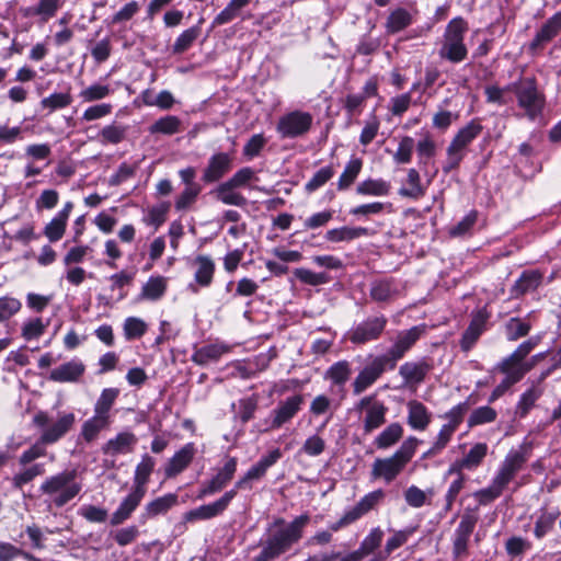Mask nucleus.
<instances>
[{
  "instance_id": "1",
  "label": "nucleus",
  "mask_w": 561,
  "mask_h": 561,
  "mask_svg": "<svg viewBox=\"0 0 561 561\" xmlns=\"http://www.w3.org/2000/svg\"><path fill=\"white\" fill-rule=\"evenodd\" d=\"M310 517L302 514L285 525L283 518L274 522L275 526L283 528L272 533L264 541L260 543L261 550L252 561H274L290 550L304 536V529L308 525Z\"/></svg>"
},
{
  "instance_id": "2",
  "label": "nucleus",
  "mask_w": 561,
  "mask_h": 561,
  "mask_svg": "<svg viewBox=\"0 0 561 561\" xmlns=\"http://www.w3.org/2000/svg\"><path fill=\"white\" fill-rule=\"evenodd\" d=\"M419 443L416 437L410 436L390 457L377 458L371 465V478L386 483L396 480L414 457Z\"/></svg>"
},
{
  "instance_id": "3",
  "label": "nucleus",
  "mask_w": 561,
  "mask_h": 561,
  "mask_svg": "<svg viewBox=\"0 0 561 561\" xmlns=\"http://www.w3.org/2000/svg\"><path fill=\"white\" fill-rule=\"evenodd\" d=\"M76 415L68 411H58L55 415L38 411L33 416V425L39 431V443L53 445L65 437L76 424Z\"/></svg>"
},
{
  "instance_id": "4",
  "label": "nucleus",
  "mask_w": 561,
  "mask_h": 561,
  "mask_svg": "<svg viewBox=\"0 0 561 561\" xmlns=\"http://www.w3.org/2000/svg\"><path fill=\"white\" fill-rule=\"evenodd\" d=\"M467 31L468 24L462 18L450 20L439 41L438 56L453 64L463 61L468 56V48L465 44Z\"/></svg>"
},
{
  "instance_id": "5",
  "label": "nucleus",
  "mask_w": 561,
  "mask_h": 561,
  "mask_svg": "<svg viewBox=\"0 0 561 561\" xmlns=\"http://www.w3.org/2000/svg\"><path fill=\"white\" fill-rule=\"evenodd\" d=\"M77 471L66 470L48 477L41 485L42 493L48 495L57 507H62L81 491L77 482Z\"/></svg>"
},
{
  "instance_id": "6",
  "label": "nucleus",
  "mask_w": 561,
  "mask_h": 561,
  "mask_svg": "<svg viewBox=\"0 0 561 561\" xmlns=\"http://www.w3.org/2000/svg\"><path fill=\"white\" fill-rule=\"evenodd\" d=\"M541 337L535 335L518 345V347L500 364L499 369L511 381L518 382L535 367L534 362H526L525 358L539 344Z\"/></svg>"
},
{
  "instance_id": "7",
  "label": "nucleus",
  "mask_w": 561,
  "mask_h": 561,
  "mask_svg": "<svg viewBox=\"0 0 561 561\" xmlns=\"http://www.w3.org/2000/svg\"><path fill=\"white\" fill-rule=\"evenodd\" d=\"M520 108L530 119H535L542 111L545 98L538 91L535 78H523L511 85Z\"/></svg>"
},
{
  "instance_id": "8",
  "label": "nucleus",
  "mask_w": 561,
  "mask_h": 561,
  "mask_svg": "<svg viewBox=\"0 0 561 561\" xmlns=\"http://www.w3.org/2000/svg\"><path fill=\"white\" fill-rule=\"evenodd\" d=\"M426 327L424 324L413 327L409 330L400 331L387 354L380 355L387 359L389 368L393 369L398 360L403 358L407 352L416 343L424 334Z\"/></svg>"
},
{
  "instance_id": "9",
  "label": "nucleus",
  "mask_w": 561,
  "mask_h": 561,
  "mask_svg": "<svg viewBox=\"0 0 561 561\" xmlns=\"http://www.w3.org/2000/svg\"><path fill=\"white\" fill-rule=\"evenodd\" d=\"M313 117L304 111H293L283 115L276 126L282 138H297L307 134L312 126Z\"/></svg>"
},
{
  "instance_id": "10",
  "label": "nucleus",
  "mask_w": 561,
  "mask_h": 561,
  "mask_svg": "<svg viewBox=\"0 0 561 561\" xmlns=\"http://www.w3.org/2000/svg\"><path fill=\"white\" fill-rule=\"evenodd\" d=\"M357 409L365 410L363 428L366 434H370L386 423L388 408L374 397L367 396L360 399Z\"/></svg>"
},
{
  "instance_id": "11",
  "label": "nucleus",
  "mask_w": 561,
  "mask_h": 561,
  "mask_svg": "<svg viewBox=\"0 0 561 561\" xmlns=\"http://www.w3.org/2000/svg\"><path fill=\"white\" fill-rule=\"evenodd\" d=\"M236 496V490H229L225 492V494L217 501L209 504L201 505L194 510L186 512L184 514V520L187 523H192L195 520H206L217 517L227 510V507Z\"/></svg>"
},
{
  "instance_id": "12",
  "label": "nucleus",
  "mask_w": 561,
  "mask_h": 561,
  "mask_svg": "<svg viewBox=\"0 0 561 561\" xmlns=\"http://www.w3.org/2000/svg\"><path fill=\"white\" fill-rule=\"evenodd\" d=\"M478 523V516L474 513L466 512L455 530L453 540V556L459 559L467 554L469 539Z\"/></svg>"
},
{
  "instance_id": "13",
  "label": "nucleus",
  "mask_w": 561,
  "mask_h": 561,
  "mask_svg": "<svg viewBox=\"0 0 561 561\" xmlns=\"http://www.w3.org/2000/svg\"><path fill=\"white\" fill-rule=\"evenodd\" d=\"M237 458L228 457L222 468L201 488L197 497L203 499L221 491L233 478L237 471Z\"/></svg>"
},
{
  "instance_id": "14",
  "label": "nucleus",
  "mask_w": 561,
  "mask_h": 561,
  "mask_svg": "<svg viewBox=\"0 0 561 561\" xmlns=\"http://www.w3.org/2000/svg\"><path fill=\"white\" fill-rule=\"evenodd\" d=\"M387 366V359L381 356H376L363 370L356 376L353 388L354 393L359 394L369 388L377 379L383 374Z\"/></svg>"
},
{
  "instance_id": "15",
  "label": "nucleus",
  "mask_w": 561,
  "mask_h": 561,
  "mask_svg": "<svg viewBox=\"0 0 561 561\" xmlns=\"http://www.w3.org/2000/svg\"><path fill=\"white\" fill-rule=\"evenodd\" d=\"M232 156L227 152H217L210 156L205 167L202 180L205 183H215L222 179L232 167Z\"/></svg>"
},
{
  "instance_id": "16",
  "label": "nucleus",
  "mask_w": 561,
  "mask_h": 561,
  "mask_svg": "<svg viewBox=\"0 0 561 561\" xmlns=\"http://www.w3.org/2000/svg\"><path fill=\"white\" fill-rule=\"evenodd\" d=\"M386 325L382 318H369L348 333V339L356 344H364L378 339Z\"/></svg>"
},
{
  "instance_id": "17",
  "label": "nucleus",
  "mask_w": 561,
  "mask_h": 561,
  "mask_svg": "<svg viewBox=\"0 0 561 561\" xmlns=\"http://www.w3.org/2000/svg\"><path fill=\"white\" fill-rule=\"evenodd\" d=\"M196 451L194 443H187L181 447L165 463L164 476L174 478L183 472L193 461Z\"/></svg>"
},
{
  "instance_id": "18",
  "label": "nucleus",
  "mask_w": 561,
  "mask_h": 561,
  "mask_svg": "<svg viewBox=\"0 0 561 561\" xmlns=\"http://www.w3.org/2000/svg\"><path fill=\"white\" fill-rule=\"evenodd\" d=\"M526 461L527 457L524 451L511 450L506 455L494 478H496L503 485L507 486L516 473L522 470Z\"/></svg>"
},
{
  "instance_id": "19",
  "label": "nucleus",
  "mask_w": 561,
  "mask_h": 561,
  "mask_svg": "<svg viewBox=\"0 0 561 561\" xmlns=\"http://www.w3.org/2000/svg\"><path fill=\"white\" fill-rule=\"evenodd\" d=\"M145 495V493L131 489V492L122 500L118 507L112 513L110 524L112 526H118L129 519Z\"/></svg>"
},
{
  "instance_id": "20",
  "label": "nucleus",
  "mask_w": 561,
  "mask_h": 561,
  "mask_svg": "<svg viewBox=\"0 0 561 561\" xmlns=\"http://www.w3.org/2000/svg\"><path fill=\"white\" fill-rule=\"evenodd\" d=\"M304 402L301 396L296 394L287 398L285 401L280 402L279 405L273 411V420L271 423L272 428H279L285 423L290 421L300 410V407Z\"/></svg>"
},
{
  "instance_id": "21",
  "label": "nucleus",
  "mask_w": 561,
  "mask_h": 561,
  "mask_svg": "<svg viewBox=\"0 0 561 561\" xmlns=\"http://www.w3.org/2000/svg\"><path fill=\"white\" fill-rule=\"evenodd\" d=\"M85 371L82 360L75 358L59 365L50 371L49 379L56 382H76Z\"/></svg>"
},
{
  "instance_id": "22",
  "label": "nucleus",
  "mask_w": 561,
  "mask_h": 561,
  "mask_svg": "<svg viewBox=\"0 0 561 561\" xmlns=\"http://www.w3.org/2000/svg\"><path fill=\"white\" fill-rule=\"evenodd\" d=\"M178 504V495L168 493L152 501H149L142 508L139 516L140 522L144 524L159 515L165 514L169 510Z\"/></svg>"
},
{
  "instance_id": "23",
  "label": "nucleus",
  "mask_w": 561,
  "mask_h": 561,
  "mask_svg": "<svg viewBox=\"0 0 561 561\" xmlns=\"http://www.w3.org/2000/svg\"><path fill=\"white\" fill-rule=\"evenodd\" d=\"M561 31V12L552 15L538 31L529 45L531 53L541 49L547 43L554 38Z\"/></svg>"
},
{
  "instance_id": "24",
  "label": "nucleus",
  "mask_w": 561,
  "mask_h": 561,
  "mask_svg": "<svg viewBox=\"0 0 561 561\" xmlns=\"http://www.w3.org/2000/svg\"><path fill=\"white\" fill-rule=\"evenodd\" d=\"M407 422L412 430L425 431L432 422V413L417 400H410L407 404Z\"/></svg>"
},
{
  "instance_id": "25",
  "label": "nucleus",
  "mask_w": 561,
  "mask_h": 561,
  "mask_svg": "<svg viewBox=\"0 0 561 561\" xmlns=\"http://www.w3.org/2000/svg\"><path fill=\"white\" fill-rule=\"evenodd\" d=\"M231 348L230 345L221 342L207 344L195 350L192 360L197 365L205 366L211 362H217L224 354L231 352Z\"/></svg>"
},
{
  "instance_id": "26",
  "label": "nucleus",
  "mask_w": 561,
  "mask_h": 561,
  "mask_svg": "<svg viewBox=\"0 0 561 561\" xmlns=\"http://www.w3.org/2000/svg\"><path fill=\"white\" fill-rule=\"evenodd\" d=\"M167 288V277L162 275H151L141 286L138 299L144 301H158L164 296Z\"/></svg>"
},
{
  "instance_id": "27",
  "label": "nucleus",
  "mask_w": 561,
  "mask_h": 561,
  "mask_svg": "<svg viewBox=\"0 0 561 561\" xmlns=\"http://www.w3.org/2000/svg\"><path fill=\"white\" fill-rule=\"evenodd\" d=\"M137 443L135 434L130 432H123L117 434L114 438L107 440L102 447V451L105 455L117 456L121 454L131 453L134 446Z\"/></svg>"
},
{
  "instance_id": "28",
  "label": "nucleus",
  "mask_w": 561,
  "mask_h": 561,
  "mask_svg": "<svg viewBox=\"0 0 561 561\" xmlns=\"http://www.w3.org/2000/svg\"><path fill=\"white\" fill-rule=\"evenodd\" d=\"M547 373L542 374L537 383H533L525 392L522 393L515 409V414L523 419L535 407L536 401L542 396L543 389L540 382L547 377Z\"/></svg>"
},
{
  "instance_id": "29",
  "label": "nucleus",
  "mask_w": 561,
  "mask_h": 561,
  "mask_svg": "<svg viewBox=\"0 0 561 561\" xmlns=\"http://www.w3.org/2000/svg\"><path fill=\"white\" fill-rule=\"evenodd\" d=\"M543 282V274L538 270L524 271L512 287L514 296L535 291Z\"/></svg>"
},
{
  "instance_id": "30",
  "label": "nucleus",
  "mask_w": 561,
  "mask_h": 561,
  "mask_svg": "<svg viewBox=\"0 0 561 561\" xmlns=\"http://www.w3.org/2000/svg\"><path fill=\"white\" fill-rule=\"evenodd\" d=\"M431 366L424 362H407L399 368V374L407 385H419L424 381Z\"/></svg>"
},
{
  "instance_id": "31",
  "label": "nucleus",
  "mask_w": 561,
  "mask_h": 561,
  "mask_svg": "<svg viewBox=\"0 0 561 561\" xmlns=\"http://www.w3.org/2000/svg\"><path fill=\"white\" fill-rule=\"evenodd\" d=\"M385 499V492L381 489L364 495L353 507L348 510L355 522L376 508Z\"/></svg>"
},
{
  "instance_id": "32",
  "label": "nucleus",
  "mask_w": 561,
  "mask_h": 561,
  "mask_svg": "<svg viewBox=\"0 0 561 561\" xmlns=\"http://www.w3.org/2000/svg\"><path fill=\"white\" fill-rule=\"evenodd\" d=\"M154 466H156V461L151 456H149L148 454H145L141 457L140 462L137 465V467L135 469L134 484H133L134 490H137V491L146 494L147 483L149 482V478L154 469Z\"/></svg>"
},
{
  "instance_id": "33",
  "label": "nucleus",
  "mask_w": 561,
  "mask_h": 561,
  "mask_svg": "<svg viewBox=\"0 0 561 561\" xmlns=\"http://www.w3.org/2000/svg\"><path fill=\"white\" fill-rule=\"evenodd\" d=\"M403 436V427L400 423L393 422L386 426L374 439L377 449H388L394 446Z\"/></svg>"
},
{
  "instance_id": "34",
  "label": "nucleus",
  "mask_w": 561,
  "mask_h": 561,
  "mask_svg": "<svg viewBox=\"0 0 561 561\" xmlns=\"http://www.w3.org/2000/svg\"><path fill=\"white\" fill-rule=\"evenodd\" d=\"M426 188L422 185L421 175L414 168L408 170L405 185L399 188V195L419 199L425 195Z\"/></svg>"
},
{
  "instance_id": "35",
  "label": "nucleus",
  "mask_w": 561,
  "mask_h": 561,
  "mask_svg": "<svg viewBox=\"0 0 561 561\" xmlns=\"http://www.w3.org/2000/svg\"><path fill=\"white\" fill-rule=\"evenodd\" d=\"M196 270L194 274L195 283L202 287H208L214 277L215 263L206 255H198L194 262Z\"/></svg>"
},
{
  "instance_id": "36",
  "label": "nucleus",
  "mask_w": 561,
  "mask_h": 561,
  "mask_svg": "<svg viewBox=\"0 0 561 561\" xmlns=\"http://www.w3.org/2000/svg\"><path fill=\"white\" fill-rule=\"evenodd\" d=\"M127 129V126L112 122L100 129L96 139L102 145H118L126 138Z\"/></svg>"
},
{
  "instance_id": "37",
  "label": "nucleus",
  "mask_w": 561,
  "mask_h": 561,
  "mask_svg": "<svg viewBox=\"0 0 561 561\" xmlns=\"http://www.w3.org/2000/svg\"><path fill=\"white\" fill-rule=\"evenodd\" d=\"M236 186L229 181L221 183L215 191L216 197L225 205L244 207L248 204L247 198L236 191Z\"/></svg>"
},
{
  "instance_id": "38",
  "label": "nucleus",
  "mask_w": 561,
  "mask_h": 561,
  "mask_svg": "<svg viewBox=\"0 0 561 561\" xmlns=\"http://www.w3.org/2000/svg\"><path fill=\"white\" fill-rule=\"evenodd\" d=\"M368 234V229L364 227H340L333 228L325 232L324 238L330 242L352 241Z\"/></svg>"
},
{
  "instance_id": "39",
  "label": "nucleus",
  "mask_w": 561,
  "mask_h": 561,
  "mask_svg": "<svg viewBox=\"0 0 561 561\" xmlns=\"http://www.w3.org/2000/svg\"><path fill=\"white\" fill-rule=\"evenodd\" d=\"M482 129V125L477 119H472L457 131L450 142L466 150V148L481 134Z\"/></svg>"
},
{
  "instance_id": "40",
  "label": "nucleus",
  "mask_w": 561,
  "mask_h": 561,
  "mask_svg": "<svg viewBox=\"0 0 561 561\" xmlns=\"http://www.w3.org/2000/svg\"><path fill=\"white\" fill-rule=\"evenodd\" d=\"M451 473H457V478L450 483L445 494V505L443 508L445 513L451 511L454 502L456 501L466 483V477L461 473V470H459L456 465H453L448 469L447 474Z\"/></svg>"
},
{
  "instance_id": "41",
  "label": "nucleus",
  "mask_w": 561,
  "mask_h": 561,
  "mask_svg": "<svg viewBox=\"0 0 561 561\" xmlns=\"http://www.w3.org/2000/svg\"><path fill=\"white\" fill-rule=\"evenodd\" d=\"M390 183L382 179H367L356 186V193L363 196H387Z\"/></svg>"
},
{
  "instance_id": "42",
  "label": "nucleus",
  "mask_w": 561,
  "mask_h": 561,
  "mask_svg": "<svg viewBox=\"0 0 561 561\" xmlns=\"http://www.w3.org/2000/svg\"><path fill=\"white\" fill-rule=\"evenodd\" d=\"M405 503L413 508H420L424 505H430L434 496V490L427 489L426 491L416 485H410L403 493Z\"/></svg>"
},
{
  "instance_id": "43",
  "label": "nucleus",
  "mask_w": 561,
  "mask_h": 561,
  "mask_svg": "<svg viewBox=\"0 0 561 561\" xmlns=\"http://www.w3.org/2000/svg\"><path fill=\"white\" fill-rule=\"evenodd\" d=\"M148 130L151 135L162 134L171 136L181 131V119L174 115H167L150 125Z\"/></svg>"
},
{
  "instance_id": "44",
  "label": "nucleus",
  "mask_w": 561,
  "mask_h": 561,
  "mask_svg": "<svg viewBox=\"0 0 561 561\" xmlns=\"http://www.w3.org/2000/svg\"><path fill=\"white\" fill-rule=\"evenodd\" d=\"M560 515L559 510L546 511L542 510L536 519L534 535L537 539L543 538L549 531L552 530L556 520Z\"/></svg>"
},
{
  "instance_id": "45",
  "label": "nucleus",
  "mask_w": 561,
  "mask_h": 561,
  "mask_svg": "<svg viewBox=\"0 0 561 561\" xmlns=\"http://www.w3.org/2000/svg\"><path fill=\"white\" fill-rule=\"evenodd\" d=\"M203 20H199L197 25H194L185 31H183L175 39L172 51L173 54H183L185 53L193 43L199 37L202 28Z\"/></svg>"
},
{
  "instance_id": "46",
  "label": "nucleus",
  "mask_w": 561,
  "mask_h": 561,
  "mask_svg": "<svg viewBox=\"0 0 561 561\" xmlns=\"http://www.w3.org/2000/svg\"><path fill=\"white\" fill-rule=\"evenodd\" d=\"M412 23V15L405 9L399 8L392 11L386 22V31L389 34L398 33Z\"/></svg>"
},
{
  "instance_id": "47",
  "label": "nucleus",
  "mask_w": 561,
  "mask_h": 561,
  "mask_svg": "<svg viewBox=\"0 0 561 561\" xmlns=\"http://www.w3.org/2000/svg\"><path fill=\"white\" fill-rule=\"evenodd\" d=\"M72 103L70 87L66 92H54L41 100V107L53 113L58 110L68 107Z\"/></svg>"
},
{
  "instance_id": "48",
  "label": "nucleus",
  "mask_w": 561,
  "mask_h": 561,
  "mask_svg": "<svg viewBox=\"0 0 561 561\" xmlns=\"http://www.w3.org/2000/svg\"><path fill=\"white\" fill-rule=\"evenodd\" d=\"M251 0H231L227 7L220 11L213 21V26L225 25L234 20Z\"/></svg>"
},
{
  "instance_id": "49",
  "label": "nucleus",
  "mask_w": 561,
  "mask_h": 561,
  "mask_svg": "<svg viewBox=\"0 0 561 561\" xmlns=\"http://www.w3.org/2000/svg\"><path fill=\"white\" fill-rule=\"evenodd\" d=\"M108 424L110 420L94 414L82 424L81 436L85 442L91 443L98 437L102 430L108 426Z\"/></svg>"
},
{
  "instance_id": "50",
  "label": "nucleus",
  "mask_w": 561,
  "mask_h": 561,
  "mask_svg": "<svg viewBox=\"0 0 561 561\" xmlns=\"http://www.w3.org/2000/svg\"><path fill=\"white\" fill-rule=\"evenodd\" d=\"M363 167V161L358 158L351 159L345 168L342 174L339 178L337 181V190L345 191L347 190L354 181L357 179L358 174L360 173Z\"/></svg>"
},
{
  "instance_id": "51",
  "label": "nucleus",
  "mask_w": 561,
  "mask_h": 561,
  "mask_svg": "<svg viewBox=\"0 0 561 561\" xmlns=\"http://www.w3.org/2000/svg\"><path fill=\"white\" fill-rule=\"evenodd\" d=\"M119 394L116 388L103 389L94 405V414L110 420V410Z\"/></svg>"
},
{
  "instance_id": "52",
  "label": "nucleus",
  "mask_w": 561,
  "mask_h": 561,
  "mask_svg": "<svg viewBox=\"0 0 561 561\" xmlns=\"http://www.w3.org/2000/svg\"><path fill=\"white\" fill-rule=\"evenodd\" d=\"M488 446L484 443H478L471 447L463 459L455 463L459 470L472 469L478 467L486 456Z\"/></svg>"
},
{
  "instance_id": "53",
  "label": "nucleus",
  "mask_w": 561,
  "mask_h": 561,
  "mask_svg": "<svg viewBox=\"0 0 561 561\" xmlns=\"http://www.w3.org/2000/svg\"><path fill=\"white\" fill-rule=\"evenodd\" d=\"M112 92L113 89L108 84L95 82L82 89L79 93V98L84 103H92L107 98Z\"/></svg>"
},
{
  "instance_id": "54",
  "label": "nucleus",
  "mask_w": 561,
  "mask_h": 561,
  "mask_svg": "<svg viewBox=\"0 0 561 561\" xmlns=\"http://www.w3.org/2000/svg\"><path fill=\"white\" fill-rule=\"evenodd\" d=\"M485 330L484 318H473L461 339V348L469 351Z\"/></svg>"
},
{
  "instance_id": "55",
  "label": "nucleus",
  "mask_w": 561,
  "mask_h": 561,
  "mask_svg": "<svg viewBox=\"0 0 561 561\" xmlns=\"http://www.w3.org/2000/svg\"><path fill=\"white\" fill-rule=\"evenodd\" d=\"M294 275L300 283L309 286L325 285L331 280L330 275L325 272L317 273L304 267L296 268Z\"/></svg>"
},
{
  "instance_id": "56",
  "label": "nucleus",
  "mask_w": 561,
  "mask_h": 561,
  "mask_svg": "<svg viewBox=\"0 0 561 561\" xmlns=\"http://www.w3.org/2000/svg\"><path fill=\"white\" fill-rule=\"evenodd\" d=\"M531 329V324L524 318H511L505 325V333L508 341H517L526 336Z\"/></svg>"
},
{
  "instance_id": "57",
  "label": "nucleus",
  "mask_w": 561,
  "mask_h": 561,
  "mask_svg": "<svg viewBox=\"0 0 561 561\" xmlns=\"http://www.w3.org/2000/svg\"><path fill=\"white\" fill-rule=\"evenodd\" d=\"M352 370L346 360L333 364L325 373V378L334 385L343 386L351 377Z\"/></svg>"
},
{
  "instance_id": "58",
  "label": "nucleus",
  "mask_w": 561,
  "mask_h": 561,
  "mask_svg": "<svg viewBox=\"0 0 561 561\" xmlns=\"http://www.w3.org/2000/svg\"><path fill=\"white\" fill-rule=\"evenodd\" d=\"M505 488L496 478H493L488 488L477 491L473 496L478 500L479 504L486 505L500 497Z\"/></svg>"
},
{
  "instance_id": "59",
  "label": "nucleus",
  "mask_w": 561,
  "mask_h": 561,
  "mask_svg": "<svg viewBox=\"0 0 561 561\" xmlns=\"http://www.w3.org/2000/svg\"><path fill=\"white\" fill-rule=\"evenodd\" d=\"M415 144L414 139L410 136H403L398 145L396 152L392 156L394 163L407 164L412 160V154Z\"/></svg>"
},
{
  "instance_id": "60",
  "label": "nucleus",
  "mask_w": 561,
  "mask_h": 561,
  "mask_svg": "<svg viewBox=\"0 0 561 561\" xmlns=\"http://www.w3.org/2000/svg\"><path fill=\"white\" fill-rule=\"evenodd\" d=\"M202 187H184V190L176 196L174 207L178 211H186L192 208L196 203Z\"/></svg>"
},
{
  "instance_id": "61",
  "label": "nucleus",
  "mask_w": 561,
  "mask_h": 561,
  "mask_svg": "<svg viewBox=\"0 0 561 561\" xmlns=\"http://www.w3.org/2000/svg\"><path fill=\"white\" fill-rule=\"evenodd\" d=\"M465 156V149L459 148L450 142L446 149V160L442 167L443 172L447 174L458 169Z\"/></svg>"
},
{
  "instance_id": "62",
  "label": "nucleus",
  "mask_w": 561,
  "mask_h": 561,
  "mask_svg": "<svg viewBox=\"0 0 561 561\" xmlns=\"http://www.w3.org/2000/svg\"><path fill=\"white\" fill-rule=\"evenodd\" d=\"M45 469L41 463H35L21 472H18L12 478V485L15 489H22L23 485L33 481L36 477L42 476Z\"/></svg>"
},
{
  "instance_id": "63",
  "label": "nucleus",
  "mask_w": 561,
  "mask_h": 561,
  "mask_svg": "<svg viewBox=\"0 0 561 561\" xmlns=\"http://www.w3.org/2000/svg\"><path fill=\"white\" fill-rule=\"evenodd\" d=\"M139 4L137 1H130L126 3L121 10L108 18L105 22L107 25H117L130 21L139 11Z\"/></svg>"
},
{
  "instance_id": "64",
  "label": "nucleus",
  "mask_w": 561,
  "mask_h": 561,
  "mask_svg": "<svg viewBox=\"0 0 561 561\" xmlns=\"http://www.w3.org/2000/svg\"><path fill=\"white\" fill-rule=\"evenodd\" d=\"M397 291L391 280H376L371 284L370 296L374 300L386 301Z\"/></svg>"
}]
</instances>
